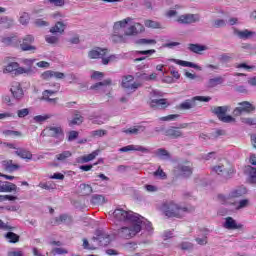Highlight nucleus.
I'll return each mask as SVG.
<instances>
[{"label":"nucleus","mask_w":256,"mask_h":256,"mask_svg":"<svg viewBox=\"0 0 256 256\" xmlns=\"http://www.w3.org/2000/svg\"><path fill=\"white\" fill-rule=\"evenodd\" d=\"M145 131V126H137L134 128H129L126 130H123V133H126V135H139V133H143Z\"/></svg>","instance_id":"f704fd0d"},{"label":"nucleus","mask_w":256,"mask_h":256,"mask_svg":"<svg viewBox=\"0 0 256 256\" xmlns=\"http://www.w3.org/2000/svg\"><path fill=\"white\" fill-rule=\"evenodd\" d=\"M67 27V24L58 21L54 27H52L50 29V33H64L65 32V28Z\"/></svg>","instance_id":"72a5a7b5"},{"label":"nucleus","mask_w":256,"mask_h":256,"mask_svg":"<svg viewBox=\"0 0 256 256\" xmlns=\"http://www.w3.org/2000/svg\"><path fill=\"white\" fill-rule=\"evenodd\" d=\"M35 61L36 59H22L23 65H26L28 69H32L31 67H33V63H35Z\"/></svg>","instance_id":"774afa93"},{"label":"nucleus","mask_w":256,"mask_h":256,"mask_svg":"<svg viewBox=\"0 0 256 256\" xmlns=\"http://www.w3.org/2000/svg\"><path fill=\"white\" fill-rule=\"evenodd\" d=\"M51 118V116H49V115H38V116H35L34 117V121H35V123H43V122H45V121H47V119H50Z\"/></svg>","instance_id":"4d7b16f0"},{"label":"nucleus","mask_w":256,"mask_h":256,"mask_svg":"<svg viewBox=\"0 0 256 256\" xmlns=\"http://www.w3.org/2000/svg\"><path fill=\"white\" fill-rule=\"evenodd\" d=\"M6 239H8L10 243H17L19 241V235L13 232H8L6 234Z\"/></svg>","instance_id":"de8ad7c7"},{"label":"nucleus","mask_w":256,"mask_h":256,"mask_svg":"<svg viewBox=\"0 0 256 256\" xmlns=\"http://www.w3.org/2000/svg\"><path fill=\"white\" fill-rule=\"evenodd\" d=\"M3 165L6 171H9L10 173H13V171H17V169H19V165L13 164V160H6L3 162Z\"/></svg>","instance_id":"ea45409f"},{"label":"nucleus","mask_w":256,"mask_h":256,"mask_svg":"<svg viewBox=\"0 0 256 256\" xmlns=\"http://www.w3.org/2000/svg\"><path fill=\"white\" fill-rule=\"evenodd\" d=\"M197 101H201V102H204V103H209V101H211V97H209V96L193 97L191 99H188V100L182 102L179 105V109H182L184 111H187L189 109H194V107H197Z\"/></svg>","instance_id":"6e6552de"},{"label":"nucleus","mask_w":256,"mask_h":256,"mask_svg":"<svg viewBox=\"0 0 256 256\" xmlns=\"http://www.w3.org/2000/svg\"><path fill=\"white\" fill-rule=\"evenodd\" d=\"M226 26H227V21H225L224 19L214 20V27H216V29H219L221 27H226Z\"/></svg>","instance_id":"5fc2aeb1"},{"label":"nucleus","mask_w":256,"mask_h":256,"mask_svg":"<svg viewBox=\"0 0 256 256\" xmlns=\"http://www.w3.org/2000/svg\"><path fill=\"white\" fill-rule=\"evenodd\" d=\"M166 135L171 139H179V137H183V131L177 127H170L166 130Z\"/></svg>","instance_id":"b1692460"},{"label":"nucleus","mask_w":256,"mask_h":256,"mask_svg":"<svg viewBox=\"0 0 256 256\" xmlns=\"http://www.w3.org/2000/svg\"><path fill=\"white\" fill-rule=\"evenodd\" d=\"M177 65H181V67H191L192 69H197L198 71H203V68L193 62L183 61V60H173Z\"/></svg>","instance_id":"473e14b6"},{"label":"nucleus","mask_w":256,"mask_h":256,"mask_svg":"<svg viewBox=\"0 0 256 256\" xmlns=\"http://www.w3.org/2000/svg\"><path fill=\"white\" fill-rule=\"evenodd\" d=\"M179 247L182 251H191V249H193V244L191 242H182L179 244Z\"/></svg>","instance_id":"864d4df0"},{"label":"nucleus","mask_w":256,"mask_h":256,"mask_svg":"<svg viewBox=\"0 0 256 256\" xmlns=\"http://www.w3.org/2000/svg\"><path fill=\"white\" fill-rule=\"evenodd\" d=\"M99 155V150H95L88 155H84L78 158V163H89V161H93Z\"/></svg>","instance_id":"7c9ffc66"},{"label":"nucleus","mask_w":256,"mask_h":256,"mask_svg":"<svg viewBox=\"0 0 256 256\" xmlns=\"http://www.w3.org/2000/svg\"><path fill=\"white\" fill-rule=\"evenodd\" d=\"M130 227H122L118 230V234L123 239H131V237H135L137 233H141V225L137 224L136 222H129Z\"/></svg>","instance_id":"0eeeda50"},{"label":"nucleus","mask_w":256,"mask_h":256,"mask_svg":"<svg viewBox=\"0 0 256 256\" xmlns=\"http://www.w3.org/2000/svg\"><path fill=\"white\" fill-rule=\"evenodd\" d=\"M111 83H112L111 79L108 78V79H106L102 82H98V83L92 85L90 87V89H93V90L97 91V89H99V87H105L107 85H111Z\"/></svg>","instance_id":"37998d69"},{"label":"nucleus","mask_w":256,"mask_h":256,"mask_svg":"<svg viewBox=\"0 0 256 256\" xmlns=\"http://www.w3.org/2000/svg\"><path fill=\"white\" fill-rule=\"evenodd\" d=\"M238 105L239 107H236L233 111L234 117H239L240 115H243V113H253V111H255V106L249 101L240 102Z\"/></svg>","instance_id":"9b49d317"},{"label":"nucleus","mask_w":256,"mask_h":256,"mask_svg":"<svg viewBox=\"0 0 256 256\" xmlns=\"http://www.w3.org/2000/svg\"><path fill=\"white\" fill-rule=\"evenodd\" d=\"M120 153H129V151H138L140 153L149 154L151 149L141 145H128L119 149Z\"/></svg>","instance_id":"f3484780"},{"label":"nucleus","mask_w":256,"mask_h":256,"mask_svg":"<svg viewBox=\"0 0 256 256\" xmlns=\"http://www.w3.org/2000/svg\"><path fill=\"white\" fill-rule=\"evenodd\" d=\"M117 59H121V55L113 54V55H110V56H108L106 58L104 57L102 59V64L103 65H109V63H111V61H117Z\"/></svg>","instance_id":"c03bdc74"},{"label":"nucleus","mask_w":256,"mask_h":256,"mask_svg":"<svg viewBox=\"0 0 256 256\" xmlns=\"http://www.w3.org/2000/svg\"><path fill=\"white\" fill-rule=\"evenodd\" d=\"M52 253H54V255H67L69 251L65 248H54Z\"/></svg>","instance_id":"bf43d9fd"},{"label":"nucleus","mask_w":256,"mask_h":256,"mask_svg":"<svg viewBox=\"0 0 256 256\" xmlns=\"http://www.w3.org/2000/svg\"><path fill=\"white\" fill-rule=\"evenodd\" d=\"M80 190L84 193H93V188L89 184H80Z\"/></svg>","instance_id":"052dcab7"},{"label":"nucleus","mask_w":256,"mask_h":256,"mask_svg":"<svg viewBox=\"0 0 256 256\" xmlns=\"http://www.w3.org/2000/svg\"><path fill=\"white\" fill-rule=\"evenodd\" d=\"M225 229L235 230V229H243V224H237V221L232 217H227L224 223Z\"/></svg>","instance_id":"5701e85b"},{"label":"nucleus","mask_w":256,"mask_h":256,"mask_svg":"<svg viewBox=\"0 0 256 256\" xmlns=\"http://www.w3.org/2000/svg\"><path fill=\"white\" fill-rule=\"evenodd\" d=\"M131 21H133V18L127 17L123 20L114 23L113 34L111 35L112 43H129V37H135L137 35H140V33H143V31H145V26H143L139 22H136L130 25L124 31V33L121 34V30L125 29V27H127V24L131 23Z\"/></svg>","instance_id":"f257e3e1"},{"label":"nucleus","mask_w":256,"mask_h":256,"mask_svg":"<svg viewBox=\"0 0 256 256\" xmlns=\"http://www.w3.org/2000/svg\"><path fill=\"white\" fill-rule=\"evenodd\" d=\"M11 191H17V186L11 182H4L0 185V193H11Z\"/></svg>","instance_id":"2f4dec72"},{"label":"nucleus","mask_w":256,"mask_h":256,"mask_svg":"<svg viewBox=\"0 0 256 256\" xmlns=\"http://www.w3.org/2000/svg\"><path fill=\"white\" fill-rule=\"evenodd\" d=\"M63 223H71V217L67 214H61L55 218V225H61Z\"/></svg>","instance_id":"a19ab883"},{"label":"nucleus","mask_w":256,"mask_h":256,"mask_svg":"<svg viewBox=\"0 0 256 256\" xmlns=\"http://www.w3.org/2000/svg\"><path fill=\"white\" fill-rule=\"evenodd\" d=\"M94 243L100 247H107L111 243V236L104 231L98 230L96 237L93 238Z\"/></svg>","instance_id":"4468645a"},{"label":"nucleus","mask_w":256,"mask_h":256,"mask_svg":"<svg viewBox=\"0 0 256 256\" xmlns=\"http://www.w3.org/2000/svg\"><path fill=\"white\" fill-rule=\"evenodd\" d=\"M109 50L107 48L95 47L88 52L89 59H105Z\"/></svg>","instance_id":"dca6fc26"},{"label":"nucleus","mask_w":256,"mask_h":256,"mask_svg":"<svg viewBox=\"0 0 256 256\" xmlns=\"http://www.w3.org/2000/svg\"><path fill=\"white\" fill-rule=\"evenodd\" d=\"M237 37H239V39H251V37H255L256 33L251 31V30H236L235 31Z\"/></svg>","instance_id":"c756f323"},{"label":"nucleus","mask_w":256,"mask_h":256,"mask_svg":"<svg viewBox=\"0 0 256 256\" xmlns=\"http://www.w3.org/2000/svg\"><path fill=\"white\" fill-rule=\"evenodd\" d=\"M162 210L166 217H176V219H183L187 213H194L195 206L179 204L175 201L165 202Z\"/></svg>","instance_id":"f03ea898"},{"label":"nucleus","mask_w":256,"mask_h":256,"mask_svg":"<svg viewBox=\"0 0 256 256\" xmlns=\"http://www.w3.org/2000/svg\"><path fill=\"white\" fill-rule=\"evenodd\" d=\"M223 83H225V79L221 76H217L214 78H210L206 84V87L208 89H213L217 87V85H223Z\"/></svg>","instance_id":"bb28decb"},{"label":"nucleus","mask_w":256,"mask_h":256,"mask_svg":"<svg viewBox=\"0 0 256 256\" xmlns=\"http://www.w3.org/2000/svg\"><path fill=\"white\" fill-rule=\"evenodd\" d=\"M4 73H11V75H33V69L30 68H23L19 66L17 62L9 63L5 69L3 70Z\"/></svg>","instance_id":"423d86ee"},{"label":"nucleus","mask_w":256,"mask_h":256,"mask_svg":"<svg viewBox=\"0 0 256 256\" xmlns=\"http://www.w3.org/2000/svg\"><path fill=\"white\" fill-rule=\"evenodd\" d=\"M209 49L205 45L201 44H188V51H191V53H196L197 55L201 54L203 51H207Z\"/></svg>","instance_id":"cd10ccee"},{"label":"nucleus","mask_w":256,"mask_h":256,"mask_svg":"<svg viewBox=\"0 0 256 256\" xmlns=\"http://www.w3.org/2000/svg\"><path fill=\"white\" fill-rule=\"evenodd\" d=\"M201 21V15L199 14H182L177 18V23L180 25H193V23H199Z\"/></svg>","instance_id":"9d476101"},{"label":"nucleus","mask_w":256,"mask_h":256,"mask_svg":"<svg viewBox=\"0 0 256 256\" xmlns=\"http://www.w3.org/2000/svg\"><path fill=\"white\" fill-rule=\"evenodd\" d=\"M10 91L14 99H23V89L21 88V84H19V82H14L10 88Z\"/></svg>","instance_id":"4be33fe9"},{"label":"nucleus","mask_w":256,"mask_h":256,"mask_svg":"<svg viewBox=\"0 0 256 256\" xmlns=\"http://www.w3.org/2000/svg\"><path fill=\"white\" fill-rule=\"evenodd\" d=\"M19 21L21 25H29V21H31V16H29V13L27 12H22L20 14Z\"/></svg>","instance_id":"79ce46f5"},{"label":"nucleus","mask_w":256,"mask_h":256,"mask_svg":"<svg viewBox=\"0 0 256 256\" xmlns=\"http://www.w3.org/2000/svg\"><path fill=\"white\" fill-rule=\"evenodd\" d=\"M70 123L71 125H81L83 123V116L76 114Z\"/></svg>","instance_id":"6e6d98bb"},{"label":"nucleus","mask_w":256,"mask_h":256,"mask_svg":"<svg viewBox=\"0 0 256 256\" xmlns=\"http://www.w3.org/2000/svg\"><path fill=\"white\" fill-rule=\"evenodd\" d=\"M113 217L116 221H124L125 223H135L138 214L133 211H126L122 208H117L113 212Z\"/></svg>","instance_id":"20e7f679"},{"label":"nucleus","mask_w":256,"mask_h":256,"mask_svg":"<svg viewBox=\"0 0 256 256\" xmlns=\"http://www.w3.org/2000/svg\"><path fill=\"white\" fill-rule=\"evenodd\" d=\"M102 119V120H100ZM97 118L96 120L93 121V123H95L96 125H103V123L109 121V117L107 115H102L101 117Z\"/></svg>","instance_id":"680f3d73"},{"label":"nucleus","mask_w":256,"mask_h":256,"mask_svg":"<svg viewBox=\"0 0 256 256\" xmlns=\"http://www.w3.org/2000/svg\"><path fill=\"white\" fill-rule=\"evenodd\" d=\"M175 119H179V114H170L168 116L161 117L160 121H175Z\"/></svg>","instance_id":"13d9d810"},{"label":"nucleus","mask_w":256,"mask_h":256,"mask_svg":"<svg viewBox=\"0 0 256 256\" xmlns=\"http://www.w3.org/2000/svg\"><path fill=\"white\" fill-rule=\"evenodd\" d=\"M1 201H17V196L0 195V202Z\"/></svg>","instance_id":"e2e57ef3"},{"label":"nucleus","mask_w":256,"mask_h":256,"mask_svg":"<svg viewBox=\"0 0 256 256\" xmlns=\"http://www.w3.org/2000/svg\"><path fill=\"white\" fill-rule=\"evenodd\" d=\"M48 3L54 5L55 7H63L65 5V0H48Z\"/></svg>","instance_id":"338daca9"},{"label":"nucleus","mask_w":256,"mask_h":256,"mask_svg":"<svg viewBox=\"0 0 256 256\" xmlns=\"http://www.w3.org/2000/svg\"><path fill=\"white\" fill-rule=\"evenodd\" d=\"M91 202L93 205H103L104 203H107V199H105V196L101 194H95L92 196Z\"/></svg>","instance_id":"58836bf2"},{"label":"nucleus","mask_w":256,"mask_h":256,"mask_svg":"<svg viewBox=\"0 0 256 256\" xmlns=\"http://www.w3.org/2000/svg\"><path fill=\"white\" fill-rule=\"evenodd\" d=\"M155 97H163V93L157 90L152 91L150 101V107H152V109H167V107H169L170 103L167 99Z\"/></svg>","instance_id":"39448f33"},{"label":"nucleus","mask_w":256,"mask_h":256,"mask_svg":"<svg viewBox=\"0 0 256 256\" xmlns=\"http://www.w3.org/2000/svg\"><path fill=\"white\" fill-rule=\"evenodd\" d=\"M135 45L143 46V45H157V40L155 39H147L140 38L135 40Z\"/></svg>","instance_id":"4c0bfd02"},{"label":"nucleus","mask_w":256,"mask_h":256,"mask_svg":"<svg viewBox=\"0 0 256 256\" xmlns=\"http://www.w3.org/2000/svg\"><path fill=\"white\" fill-rule=\"evenodd\" d=\"M59 84L56 86L55 90H44L42 93V97H51V95H55V93L59 92Z\"/></svg>","instance_id":"3c124183"},{"label":"nucleus","mask_w":256,"mask_h":256,"mask_svg":"<svg viewBox=\"0 0 256 256\" xmlns=\"http://www.w3.org/2000/svg\"><path fill=\"white\" fill-rule=\"evenodd\" d=\"M144 25L145 27H149L151 29H159V27H161L159 22L153 20H145Z\"/></svg>","instance_id":"49530a36"},{"label":"nucleus","mask_w":256,"mask_h":256,"mask_svg":"<svg viewBox=\"0 0 256 256\" xmlns=\"http://www.w3.org/2000/svg\"><path fill=\"white\" fill-rule=\"evenodd\" d=\"M15 155L20 157V159H26L27 161H31V159H33V154L31 153V151L25 148H18L15 151Z\"/></svg>","instance_id":"a878e982"},{"label":"nucleus","mask_w":256,"mask_h":256,"mask_svg":"<svg viewBox=\"0 0 256 256\" xmlns=\"http://www.w3.org/2000/svg\"><path fill=\"white\" fill-rule=\"evenodd\" d=\"M218 199L222 205H234L236 211H241V209H246V207L251 205L249 199L237 200V196H235V194H220Z\"/></svg>","instance_id":"7ed1b4c3"},{"label":"nucleus","mask_w":256,"mask_h":256,"mask_svg":"<svg viewBox=\"0 0 256 256\" xmlns=\"http://www.w3.org/2000/svg\"><path fill=\"white\" fill-rule=\"evenodd\" d=\"M48 137H55L59 141L65 139V133H63V128L61 126H49L45 130Z\"/></svg>","instance_id":"2eb2a0df"},{"label":"nucleus","mask_w":256,"mask_h":256,"mask_svg":"<svg viewBox=\"0 0 256 256\" xmlns=\"http://www.w3.org/2000/svg\"><path fill=\"white\" fill-rule=\"evenodd\" d=\"M1 41L8 47H19V44L21 43V40L16 35L3 37Z\"/></svg>","instance_id":"6ab92c4d"},{"label":"nucleus","mask_w":256,"mask_h":256,"mask_svg":"<svg viewBox=\"0 0 256 256\" xmlns=\"http://www.w3.org/2000/svg\"><path fill=\"white\" fill-rule=\"evenodd\" d=\"M72 156H73V153H71V151L65 150L62 153L57 154L55 157L57 161H61V163H65V161H67Z\"/></svg>","instance_id":"e433bc0d"},{"label":"nucleus","mask_w":256,"mask_h":256,"mask_svg":"<svg viewBox=\"0 0 256 256\" xmlns=\"http://www.w3.org/2000/svg\"><path fill=\"white\" fill-rule=\"evenodd\" d=\"M41 78L45 81H49V79H65V74L63 72H55L53 70H47L42 73Z\"/></svg>","instance_id":"a211bd4d"},{"label":"nucleus","mask_w":256,"mask_h":256,"mask_svg":"<svg viewBox=\"0 0 256 256\" xmlns=\"http://www.w3.org/2000/svg\"><path fill=\"white\" fill-rule=\"evenodd\" d=\"M79 137V132L72 130L68 133V141H75Z\"/></svg>","instance_id":"0e129e2a"},{"label":"nucleus","mask_w":256,"mask_h":256,"mask_svg":"<svg viewBox=\"0 0 256 256\" xmlns=\"http://www.w3.org/2000/svg\"><path fill=\"white\" fill-rule=\"evenodd\" d=\"M3 135L6 137H21V132L15 130H5L3 131Z\"/></svg>","instance_id":"8fccbe9b"},{"label":"nucleus","mask_w":256,"mask_h":256,"mask_svg":"<svg viewBox=\"0 0 256 256\" xmlns=\"http://www.w3.org/2000/svg\"><path fill=\"white\" fill-rule=\"evenodd\" d=\"M35 42L33 35H26L20 40L19 47L21 51H36L37 47L31 45Z\"/></svg>","instance_id":"ddd939ff"},{"label":"nucleus","mask_w":256,"mask_h":256,"mask_svg":"<svg viewBox=\"0 0 256 256\" xmlns=\"http://www.w3.org/2000/svg\"><path fill=\"white\" fill-rule=\"evenodd\" d=\"M213 171H214V173H217V175H222L224 177V175L227 171V168H225V165L219 164V165L213 167Z\"/></svg>","instance_id":"a18cd8bd"},{"label":"nucleus","mask_w":256,"mask_h":256,"mask_svg":"<svg viewBox=\"0 0 256 256\" xmlns=\"http://www.w3.org/2000/svg\"><path fill=\"white\" fill-rule=\"evenodd\" d=\"M92 137L99 138V137H105L107 135V130L99 129L94 130L91 132Z\"/></svg>","instance_id":"09e8293b"},{"label":"nucleus","mask_w":256,"mask_h":256,"mask_svg":"<svg viewBox=\"0 0 256 256\" xmlns=\"http://www.w3.org/2000/svg\"><path fill=\"white\" fill-rule=\"evenodd\" d=\"M0 25L4 29H11V27L15 25V20H13V18H10L9 16H2L0 17Z\"/></svg>","instance_id":"c85d7f7f"},{"label":"nucleus","mask_w":256,"mask_h":256,"mask_svg":"<svg viewBox=\"0 0 256 256\" xmlns=\"http://www.w3.org/2000/svg\"><path fill=\"white\" fill-rule=\"evenodd\" d=\"M155 157L161 159V161H169L171 159V154L169 151L165 150L164 148H159L154 151Z\"/></svg>","instance_id":"393cba45"},{"label":"nucleus","mask_w":256,"mask_h":256,"mask_svg":"<svg viewBox=\"0 0 256 256\" xmlns=\"http://www.w3.org/2000/svg\"><path fill=\"white\" fill-rule=\"evenodd\" d=\"M227 111H229V106H216L212 108V113L218 117L219 121H222V123H233L235 118L226 115Z\"/></svg>","instance_id":"1a4fd4ad"},{"label":"nucleus","mask_w":256,"mask_h":256,"mask_svg":"<svg viewBox=\"0 0 256 256\" xmlns=\"http://www.w3.org/2000/svg\"><path fill=\"white\" fill-rule=\"evenodd\" d=\"M30 112H31V110H29V108H24V109L18 110L17 115L20 119H23V118L27 117V115H29Z\"/></svg>","instance_id":"603ef678"},{"label":"nucleus","mask_w":256,"mask_h":256,"mask_svg":"<svg viewBox=\"0 0 256 256\" xmlns=\"http://www.w3.org/2000/svg\"><path fill=\"white\" fill-rule=\"evenodd\" d=\"M236 69H246V71H251V69H255V66H249L246 63H240L236 65Z\"/></svg>","instance_id":"69168bd1"},{"label":"nucleus","mask_w":256,"mask_h":256,"mask_svg":"<svg viewBox=\"0 0 256 256\" xmlns=\"http://www.w3.org/2000/svg\"><path fill=\"white\" fill-rule=\"evenodd\" d=\"M136 225H140L141 229H146V231H153V224L145 217L138 214L135 220Z\"/></svg>","instance_id":"aec40b11"},{"label":"nucleus","mask_w":256,"mask_h":256,"mask_svg":"<svg viewBox=\"0 0 256 256\" xmlns=\"http://www.w3.org/2000/svg\"><path fill=\"white\" fill-rule=\"evenodd\" d=\"M133 79H135L133 75L124 76L122 78V84H121L123 89H126V91H130L131 93H133V91H137V89L141 87V84L137 82H133Z\"/></svg>","instance_id":"f8f14e48"},{"label":"nucleus","mask_w":256,"mask_h":256,"mask_svg":"<svg viewBox=\"0 0 256 256\" xmlns=\"http://www.w3.org/2000/svg\"><path fill=\"white\" fill-rule=\"evenodd\" d=\"M250 163H251V165H256V157L255 156L252 155L250 157ZM245 172L249 173L251 183H256V168L247 166L245 168Z\"/></svg>","instance_id":"412c9836"},{"label":"nucleus","mask_w":256,"mask_h":256,"mask_svg":"<svg viewBox=\"0 0 256 256\" xmlns=\"http://www.w3.org/2000/svg\"><path fill=\"white\" fill-rule=\"evenodd\" d=\"M179 171L182 177H191V175H193V168H191V166L180 165Z\"/></svg>","instance_id":"c9c22d12"}]
</instances>
